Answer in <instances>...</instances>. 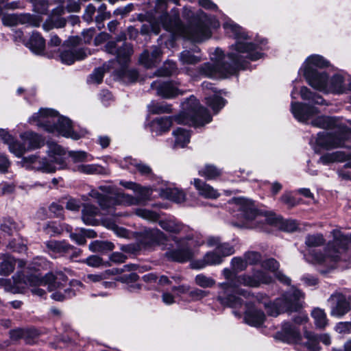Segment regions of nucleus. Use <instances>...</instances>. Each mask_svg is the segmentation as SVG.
<instances>
[{
    "label": "nucleus",
    "instance_id": "12",
    "mask_svg": "<svg viewBox=\"0 0 351 351\" xmlns=\"http://www.w3.org/2000/svg\"><path fill=\"white\" fill-rule=\"evenodd\" d=\"M184 111L174 117L180 124H189L195 127L202 126L211 121L212 117L208 110L200 106L197 99L191 96L183 103Z\"/></svg>",
    "mask_w": 351,
    "mask_h": 351
},
{
    "label": "nucleus",
    "instance_id": "55",
    "mask_svg": "<svg viewBox=\"0 0 351 351\" xmlns=\"http://www.w3.org/2000/svg\"><path fill=\"white\" fill-rule=\"evenodd\" d=\"M129 162L131 165L136 167V170L142 175H149L152 173L151 168L142 162H138L136 160L129 158Z\"/></svg>",
    "mask_w": 351,
    "mask_h": 351
},
{
    "label": "nucleus",
    "instance_id": "8",
    "mask_svg": "<svg viewBox=\"0 0 351 351\" xmlns=\"http://www.w3.org/2000/svg\"><path fill=\"white\" fill-rule=\"evenodd\" d=\"M257 302L263 303L269 315L277 317L283 313H291L299 311L302 308V301L304 299L300 291L291 289L276 298L273 302H267V295L258 293L252 295Z\"/></svg>",
    "mask_w": 351,
    "mask_h": 351
},
{
    "label": "nucleus",
    "instance_id": "41",
    "mask_svg": "<svg viewBox=\"0 0 351 351\" xmlns=\"http://www.w3.org/2000/svg\"><path fill=\"white\" fill-rule=\"evenodd\" d=\"M300 94L301 98L304 100H307L313 104H324V99L314 93H312L307 87L302 86L300 90Z\"/></svg>",
    "mask_w": 351,
    "mask_h": 351
},
{
    "label": "nucleus",
    "instance_id": "34",
    "mask_svg": "<svg viewBox=\"0 0 351 351\" xmlns=\"http://www.w3.org/2000/svg\"><path fill=\"white\" fill-rule=\"evenodd\" d=\"M27 46L33 53L41 54L45 49V42L40 34L34 32L27 43Z\"/></svg>",
    "mask_w": 351,
    "mask_h": 351
},
{
    "label": "nucleus",
    "instance_id": "3",
    "mask_svg": "<svg viewBox=\"0 0 351 351\" xmlns=\"http://www.w3.org/2000/svg\"><path fill=\"white\" fill-rule=\"evenodd\" d=\"M223 274L228 282L219 285V287L223 289V295L220 294L218 300L223 304L232 308L241 305V300L237 295H242L246 298L250 296V292L241 289V286L258 287L261 284H269L272 281L271 276L263 271H256L252 275L236 276L232 278V271L225 268L223 270Z\"/></svg>",
    "mask_w": 351,
    "mask_h": 351
},
{
    "label": "nucleus",
    "instance_id": "57",
    "mask_svg": "<svg viewBox=\"0 0 351 351\" xmlns=\"http://www.w3.org/2000/svg\"><path fill=\"white\" fill-rule=\"evenodd\" d=\"M231 265L234 271L238 272L245 269L247 267V262L245 259L239 257H234L232 259Z\"/></svg>",
    "mask_w": 351,
    "mask_h": 351
},
{
    "label": "nucleus",
    "instance_id": "39",
    "mask_svg": "<svg viewBox=\"0 0 351 351\" xmlns=\"http://www.w3.org/2000/svg\"><path fill=\"white\" fill-rule=\"evenodd\" d=\"M347 158V156L342 152L328 153L322 156L319 162L324 165H328L336 162H342Z\"/></svg>",
    "mask_w": 351,
    "mask_h": 351
},
{
    "label": "nucleus",
    "instance_id": "14",
    "mask_svg": "<svg viewBox=\"0 0 351 351\" xmlns=\"http://www.w3.org/2000/svg\"><path fill=\"white\" fill-rule=\"evenodd\" d=\"M329 62L319 55H311L308 56L302 67L300 69L311 86H313V83L316 84L326 74L325 72H319L317 69H322L328 66Z\"/></svg>",
    "mask_w": 351,
    "mask_h": 351
},
{
    "label": "nucleus",
    "instance_id": "54",
    "mask_svg": "<svg viewBox=\"0 0 351 351\" xmlns=\"http://www.w3.org/2000/svg\"><path fill=\"white\" fill-rule=\"evenodd\" d=\"M323 236L319 234L308 235L306 237L305 243L308 247H318L324 244Z\"/></svg>",
    "mask_w": 351,
    "mask_h": 351
},
{
    "label": "nucleus",
    "instance_id": "6",
    "mask_svg": "<svg viewBox=\"0 0 351 351\" xmlns=\"http://www.w3.org/2000/svg\"><path fill=\"white\" fill-rule=\"evenodd\" d=\"M29 121L48 132L57 133L74 140L82 138L86 134L85 130H81L80 132H74L71 120L67 117L60 116L57 111L51 108H40L37 113L34 114L29 119Z\"/></svg>",
    "mask_w": 351,
    "mask_h": 351
},
{
    "label": "nucleus",
    "instance_id": "26",
    "mask_svg": "<svg viewBox=\"0 0 351 351\" xmlns=\"http://www.w3.org/2000/svg\"><path fill=\"white\" fill-rule=\"evenodd\" d=\"M20 138L25 144L27 152L38 149L44 145L42 137L33 132H23L20 134Z\"/></svg>",
    "mask_w": 351,
    "mask_h": 351
},
{
    "label": "nucleus",
    "instance_id": "56",
    "mask_svg": "<svg viewBox=\"0 0 351 351\" xmlns=\"http://www.w3.org/2000/svg\"><path fill=\"white\" fill-rule=\"evenodd\" d=\"M104 68H97L94 70L93 73L90 75L88 82L91 84H98L102 82L104 75Z\"/></svg>",
    "mask_w": 351,
    "mask_h": 351
},
{
    "label": "nucleus",
    "instance_id": "46",
    "mask_svg": "<svg viewBox=\"0 0 351 351\" xmlns=\"http://www.w3.org/2000/svg\"><path fill=\"white\" fill-rule=\"evenodd\" d=\"M311 315L317 328H323L328 324L326 315L324 310L317 308L313 310Z\"/></svg>",
    "mask_w": 351,
    "mask_h": 351
},
{
    "label": "nucleus",
    "instance_id": "59",
    "mask_svg": "<svg viewBox=\"0 0 351 351\" xmlns=\"http://www.w3.org/2000/svg\"><path fill=\"white\" fill-rule=\"evenodd\" d=\"M36 160V154L31 155L27 157H23L18 164L27 169H33V165Z\"/></svg>",
    "mask_w": 351,
    "mask_h": 351
},
{
    "label": "nucleus",
    "instance_id": "18",
    "mask_svg": "<svg viewBox=\"0 0 351 351\" xmlns=\"http://www.w3.org/2000/svg\"><path fill=\"white\" fill-rule=\"evenodd\" d=\"M291 110L293 117L298 121L304 123H306L313 115L318 113L317 108L300 102L292 101L291 104Z\"/></svg>",
    "mask_w": 351,
    "mask_h": 351
},
{
    "label": "nucleus",
    "instance_id": "45",
    "mask_svg": "<svg viewBox=\"0 0 351 351\" xmlns=\"http://www.w3.org/2000/svg\"><path fill=\"white\" fill-rule=\"evenodd\" d=\"M74 171H77L86 174L101 173L103 169L101 167L96 165H77L73 168Z\"/></svg>",
    "mask_w": 351,
    "mask_h": 351
},
{
    "label": "nucleus",
    "instance_id": "28",
    "mask_svg": "<svg viewBox=\"0 0 351 351\" xmlns=\"http://www.w3.org/2000/svg\"><path fill=\"white\" fill-rule=\"evenodd\" d=\"M156 190H158L160 195L163 198L170 199L178 204L185 201L186 196L184 193L176 188L160 187L156 189Z\"/></svg>",
    "mask_w": 351,
    "mask_h": 351
},
{
    "label": "nucleus",
    "instance_id": "47",
    "mask_svg": "<svg viewBox=\"0 0 351 351\" xmlns=\"http://www.w3.org/2000/svg\"><path fill=\"white\" fill-rule=\"evenodd\" d=\"M148 110L152 114L169 113L171 111V106L166 103L151 102L148 106Z\"/></svg>",
    "mask_w": 351,
    "mask_h": 351
},
{
    "label": "nucleus",
    "instance_id": "43",
    "mask_svg": "<svg viewBox=\"0 0 351 351\" xmlns=\"http://www.w3.org/2000/svg\"><path fill=\"white\" fill-rule=\"evenodd\" d=\"M32 5V11L41 15L47 14L51 2L49 0H27Z\"/></svg>",
    "mask_w": 351,
    "mask_h": 351
},
{
    "label": "nucleus",
    "instance_id": "49",
    "mask_svg": "<svg viewBox=\"0 0 351 351\" xmlns=\"http://www.w3.org/2000/svg\"><path fill=\"white\" fill-rule=\"evenodd\" d=\"M195 284L204 289L213 287L216 282L215 280L209 276H206L204 274H199L195 278Z\"/></svg>",
    "mask_w": 351,
    "mask_h": 351
},
{
    "label": "nucleus",
    "instance_id": "10",
    "mask_svg": "<svg viewBox=\"0 0 351 351\" xmlns=\"http://www.w3.org/2000/svg\"><path fill=\"white\" fill-rule=\"evenodd\" d=\"M281 335L282 340L288 343L303 344L308 351L319 350V341L325 345L330 344V337L328 335H321L318 339L311 332H305L302 338L298 329L290 323H284L282 326Z\"/></svg>",
    "mask_w": 351,
    "mask_h": 351
},
{
    "label": "nucleus",
    "instance_id": "15",
    "mask_svg": "<svg viewBox=\"0 0 351 351\" xmlns=\"http://www.w3.org/2000/svg\"><path fill=\"white\" fill-rule=\"evenodd\" d=\"M195 241L191 239H184L178 242V248L166 252V256L177 262L189 261L195 253Z\"/></svg>",
    "mask_w": 351,
    "mask_h": 351
},
{
    "label": "nucleus",
    "instance_id": "22",
    "mask_svg": "<svg viewBox=\"0 0 351 351\" xmlns=\"http://www.w3.org/2000/svg\"><path fill=\"white\" fill-rule=\"evenodd\" d=\"M166 241V235L160 230L148 229L144 230L141 243L145 247H151L155 244H164Z\"/></svg>",
    "mask_w": 351,
    "mask_h": 351
},
{
    "label": "nucleus",
    "instance_id": "20",
    "mask_svg": "<svg viewBox=\"0 0 351 351\" xmlns=\"http://www.w3.org/2000/svg\"><path fill=\"white\" fill-rule=\"evenodd\" d=\"M90 54V51L82 49L71 47L62 50L60 53V61L65 64H72L75 61H79L84 59L88 55Z\"/></svg>",
    "mask_w": 351,
    "mask_h": 351
},
{
    "label": "nucleus",
    "instance_id": "53",
    "mask_svg": "<svg viewBox=\"0 0 351 351\" xmlns=\"http://www.w3.org/2000/svg\"><path fill=\"white\" fill-rule=\"evenodd\" d=\"M69 156L71 158L74 163H79L86 161H90L93 159L87 153L82 151L70 152Z\"/></svg>",
    "mask_w": 351,
    "mask_h": 351
},
{
    "label": "nucleus",
    "instance_id": "48",
    "mask_svg": "<svg viewBox=\"0 0 351 351\" xmlns=\"http://www.w3.org/2000/svg\"><path fill=\"white\" fill-rule=\"evenodd\" d=\"M134 213L139 217L151 222L156 221L159 219L158 213L148 209L136 208Z\"/></svg>",
    "mask_w": 351,
    "mask_h": 351
},
{
    "label": "nucleus",
    "instance_id": "11",
    "mask_svg": "<svg viewBox=\"0 0 351 351\" xmlns=\"http://www.w3.org/2000/svg\"><path fill=\"white\" fill-rule=\"evenodd\" d=\"M47 158L36 155L33 169L44 173H54L67 168L65 150L55 143H47Z\"/></svg>",
    "mask_w": 351,
    "mask_h": 351
},
{
    "label": "nucleus",
    "instance_id": "60",
    "mask_svg": "<svg viewBox=\"0 0 351 351\" xmlns=\"http://www.w3.org/2000/svg\"><path fill=\"white\" fill-rule=\"evenodd\" d=\"M280 228L287 232H293L297 228V223L294 220L287 219L283 220L282 218V222H280Z\"/></svg>",
    "mask_w": 351,
    "mask_h": 351
},
{
    "label": "nucleus",
    "instance_id": "27",
    "mask_svg": "<svg viewBox=\"0 0 351 351\" xmlns=\"http://www.w3.org/2000/svg\"><path fill=\"white\" fill-rule=\"evenodd\" d=\"M193 184L198 193L205 198L216 199L219 196L216 189L198 178H195Z\"/></svg>",
    "mask_w": 351,
    "mask_h": 351
},
{
    "label": "nucleus",
    "instance_id": "9",
    "mask_svg": "<svg viewBox=\"0 0 351 351\" xmlns=\"http://www.w3.org/2000/svg\"><path fill=\"white\" fill-rule=\"evenodd\" d=\"M150 187H144L139 186L138 189L136 191V197H133L125 193H119L112 199L101 194L98 191L93 189L91 190L88 195L91 197L97 199L102 209H109L114 205H124V206H133L145 204V203L150 199L153 190H156Z\"/></svg>",
    "mask_w": 351,
    "mask_h": 351
},
{
    "label": "nucleus",
    "instance_id": "16",
    "mask_svg": "<svg viewBox=\"0 0 351 351\" xmlns=\"http://www.w3.org/2000/svg\"><path fill=\"white\" fill-rule=\"evenodd\" d=\"M2 23L5 26H16L25 25L30 27H38L43 21L42 16L30 13L8 14L1 18Z\"/></svg>",
    "mask_w": 351,
    "mask_h": 351
},
{
    "label": "nucleus",
    "instance_id": "38",
    "mask_svg": "<svg viewBox=\"0 0 351 351\" xmlns=\"http://www.w3.org/2000/svg\"><path fill=\"white\" fill-rule=\"evenodd\" d=\"M16 261L10 255H3L0 263V274L3 276H8L14 269Z\"/></svg>",
    "mask_w": 351,
    "mask_h": 351
},
{
    "label": "nucleus",
    "instance_id": "58",
    "mask_svg": "<svg viewBox=\"0 0 351 351\" xmlns=\"http://www.w3.org/2000/svg\"><path fill=\"white\" fill-rule=\"evenodd\" d=\"M176 64L173 61H167L165 63L162 69L159 71L160 75L168 76L176 72Z\"/></svg>",
    "mask_w": 351,
    "mask_h": 351
},
{
    "label": "nucleus",
    "instance_id": "17",
    "mask_svg": "<svg viewBox=\"0 0 351 351\" xmlns=\"http://www.w3.org/2000/svg\"><path fill=\"white\" fill-rule=\"evenodd\" d=\"M331 304V315L341 317L351 308V296L346 298L342 294L332 295L328 300Z\"/></svg>",
    "mask_w": 351,
    "mask_h": 351
},
{
    "label": "nucleus",
    "instance_id": "4",
    "mask_svg": "<svg viewBox=\"0 0 351 351\" xmlns=\"http://www.w3.org/2000/svg\"><path fill=\"white\" fill-rule=\"evenodd\" d=\"M162 26L167 31L193 42H202L211 36L210 28L219 26L215 17H209L204 13L199 16V19L187 26L182 25L179 14L174 12L172 14H163L160 18Z\"/></svg>",
    "mask_w": 351,
    "mask_h": 351
},
{
    "label": "nucleus",
    "instance_id": "35",
    "mask_svg": "<svg viewBox=\"0 0 351 351\" xmlns=\"http://www.w3.org/2000/svg\"><path fill=\"white\" fill-rule=\"evenodd\" d=\"M175 138L174 148L184 147L190 141L191 134L189 130L179 128L173 132Z\"/></svg>",
    "mask_w": 351,
    "mask_h": 351
},
{
    "label": "nucleus",
    "instance_id": "40",
    "mask_svg": "<svg viewBox=\"0 0 351 351\" xmlns=\"http://www.w3.org/2000/svg\"><path fill=\"white\" fill-rule=\"evenodd\" d=\"M23 227L21 221H15L11 218H5L1 224V229L8 234H12Z\"/></svg>",
    "mask_w": 351,
    "mask_h": 351
},
{
    "label": "nucleus",
    "instance_id": "64",
    "mask_svg": "<svg viewBox=\"0 0 351 351\" xmlns=\"http://www.w3.org/2000/svg\"><path fill=\"white\" fill-rule=\"evenodd\" d=\"M335 330L339 333H350L351 323L350 322H339L335 327Z\"/></svg>",
    "mask_w": 351,
    "mask_h": 351
},
{
    "label": "nucleus",
    "instance_id": "36",
    "mask_svg": "<svg viewBox=\"0 0 351 351\" xmlns=\"http://www.w3.org/2000/svg\"><path fill=\"white\" fill-rule=\"evenodd\" d=\"M158 223L163 230L171 233H179L184 228V225L174 218L160 220Z\"/></svg>",
    "mask_w": 351,
    "mask_h": 351
},
{
    "label": "nucleus",
    "instance_id": "30",
    "mask_svg": "<svg viewBox=\"0 0 351 351\" xmlns=\"http://www.w3.org/2000/svg\"><path fill=\"white\" fill-rule=\"evenodd\" d=\"M161 53L160 49L158 47H154L151 54H149L148 51H144L139 58V62L146 68L152 67L158 61Z\"/></svg>",
    "mask_w": 351,
    "mask_h": 351
},
{
    "label": "nucleus",
    "instance_id": "5",
    "mask_svg": "<svg viewBox=\"0 0 351 351\" xmlns=\"http://www.w3.org/2000/svg\"><path fill=\"white\" fill-rule=\"evenodd\" d=\"M311 124L316 128L335 130L333 133L322 132L317 134L315 143L311 141L315 152H319L321 149H331L341 147L351 136V130L335 117H317L311 121Z\"/></svg>",
    "mask_w": 351,
    "mask_h": 351
},
{
    "label": "nucleus",
    "instance_id": "2",
    "mask_svg": "<svg viewBox=\"0 0 351 351\" xmlns=\"http://www.w3.org/2000/svg\"><path fill=\"white\" fill-rule=\"evenodd\" d=\"M13 282L10 279H0V287L5 291L12 293H23L27 289H31L34 295L43 296L45 291L37 288L40 285H47L50 291L58 290L51 295V298L57 301H62L70 298L76 294L77 291L84 287L83 284L76 280L70 282L69 287L62 291V287L67 282V277L62 271H55L46 274L44 277L38 275L25 274L17 272L13 277Z\"/></svg>",
    "mask_w": 351,
    "mask_h": 351
},
{
    "label": "nucleus",
    "instance_id": "25",
    "mask_svg": "<svg viewBox=\"0 0 351 351\" xmlns=\"http://www.w3.org/2000/svg\"><path fill=\"white\" fill-rule=\"evenodd\" d=\"M64 10L63 6H58L52 10L51 13L49 18L45 21L43 27L45 31H49L54 27L60 28L65 25V21L59 18L54 21L56 16H61L64 14Z\"/></svg>",
    "mask_w": 351,
    "mask_h": 351
},
{
    "label": "nucleus",
    "instance_id": "50",
    "mask_svg": "<svg viewBox=\"0 0 351 351\" xmlns=\"http://www.w3.org/2000/svg\"><path fill=\"white\" fill-rule=\"evenodd\" d=\"M8 147L10 152L18 158H21L27 152L24 142L23 141V143H19L15 141V139L13 140L12 143L8 146Z\"/></svg>",
    "mask_w": 351,
    "mask_h": 351
},
{
    "label": "nucleus",
    "instance_id": "63",
    "mask_svg": "<svg viewBox=\"0 0 351 351\" xmlns=\"http://www.w3.org/2000/svg\"><path fill=\"white\" fill-rule=\"evenodd\" d=\"M280 200L289 208L293 207L297 204L296 200L290 193L283 194L280 197Z\"/></svg>",
    "mask_w": 351,
    "mask_h": 351
},
{
    "label": "nucleus",
    "instance_id": "44",
    "mask_svg": "<svg viewBox=\"0 0 351 351\" xmlns=\"http://www.w3.org/2000/svg\"><path fill=\"white\" fill-rule=\"evenodd\" d=\"M119 273V271L117 269H108L99 274H88V275H87L86 277L85 281L86 282H99L103 280L108 278V277L111 275H116Z\"/></svg>",
    "mask_w": 351,
    "mask_h": 351
},
{
    "label": "nucleus",
    "instance_id": "21",
    "mask_svg": "<svg viewBox=\"0 0 351 351\" xmlns=\"http://www.w3.org/2000/svg\"><path fill=\"white\" fill-rule=\"evenodd\" d=\"M47 252L53 258H58L70 253L73 246L64 241L51 240L45 243Z\"/></svg>",
    "mask_w": 351,
    "mask_h": 351
},
{
    "label": "nucleus",
    "instance_id": "33",
    "mask_svg": "<svg viewBox=\"0 0 351 351\" xmlns=\"http://www.w3.org/2000/svg\"><path fill=\"white\" fill-rule=\"evenodd\" d=\"M99 213L97 207L86 204L82 211V219L85 224L93 226L96 223L95 217L99 215Z\"/></svg>",
    "mask_w": 351,
    "mask_h": 351
},
{
    "label": "nucleus",
    "instance_id": "24",
    "mask_svg": "<svg viewBox=\"0 0 351 351\" xmlns=\"http://www.w3.org/2000/svg\"><path fill=\"white\" fill-rule=\"evenodd\" d=\"M244 319L248 325L258 327L264 323L265 315L262 311L256 309L250 304H247Z\"/></svg>",
    "mask_w": 351,
    "mask_h": 351
},
{
    "label": "nucleus",
    "instance_id": "62",
    "mask_svg": "<svg viewBox=\"0 0 351 351\" xmlns=\"http://www.w3.org/2000/svg\"><path fill=\"white\" fill-rule=\"evenodd\" d=\"M262 267L271 271H276L279 267V263L274 258L267 259L262 263Z\"/></svg>",
    "mask_w": 351,
    "mask_h": 351
},
{
    "label": "nucleus",
    "instance_id": "51",
    "mask_svg": "<svg viewBox=\"0 0 351 351\" xmlns=\"http://www.w3.org/2000/svg\"><path fill=\"white\" fill-rule=\"evenodd\" d=\"M206 103L216 112L225 106V100L222 97L216 95L206 98Z\"/></svg>",
    "mask_w": 351,
    "mask_h": 351
},
{
    "label": "nucleus",
    "instance_id": "37",
    "mask_svg": "<svg viewBox=\"0 0 351 351\" xmlns=\"http://www.w3.org/2000/svg\"><path fill=\"white\" fill-rule=\"evenodd\" d=\"M221 256L215 249L213 252H208L206 254V255L204 257L203 263H200L199 265H195L194 264L193 267L195 269H202L206 265H219L221 263Z\"/></svg>",
    "mask_w": 351,
    "mask_h": 351
},
{
    "label": "nucleus",
    "instance_id": "13",
    "mask_svg": "<svg viewBox=\"0 0 351 351\" xmlns=\"http://www.w3.org/2000/svg\"><path fill=\"white\" fill-rule=\"evenodd\" d=\"M350 79L348 75L339 72L328 77L326 73L316 84L313 83V88L324 93L340 95L349 89Z\"/></svg>",
    "mask_w": 351,
    "mask_h": 351
},
{
    "label": "nucleus",
    "instance_id": "29",
    "mask_svg": "<svg viewBox=\"0 0 351 351\" xmlns=\"http://www.w3.org/2000/svg\"><path fill=\"white\" fill-rule=\"evenodd\" d=\"M180 62L183 65L195 64L202 60L199 49L194 47L189 50H184L180 53Z\"/></svg>",
    "mask_w": 351,
    "mask_h": 351
},
{
    "label": "nucleus",
    "instance_id": "7",
    "mask_svg": "<svg viewBox=\"0 0 351 351\" xmlns=\"http://www.w3.org/2000/svg\"><path fill=\"white\" fill-rule=\"evenodd\" d=\"M235 208L239 212V215L247 228H258L259 223L265 221L267 223L279 226L282 217L271 211L258 210L253 201L245 197H237L231 200Z\"/></svg>",
    "mask_w": 351,
    "mask_h": 351
},
{
    "label": "nucleus",
    "instance_id": "42",
    "mask_svg": "<svg viewBox=\"0 0 351 351\" xmlns=\"http://www.w3.org/2000/svg\"><path fill=\"white\" fill-rule=\"evenodd\" d=\"M199 174L208 180H213L220 176L221 170L212 165H206L199 169Z\"/></svg>",
    "mask_w": 351,
    "mask_h": 351
},
{
    "label": "nucleus",
    "instance_id": "23",
    "mask_svg": "<svg viewBox=\"0 0 351 351\" xmlns=\"http://www.w3.org/2000/svg\"><path fill=\"white\" fill-rule=\"evenodd\" d=\"M106 51L109 53L117 54V60L120 63L126 62L133 53V49L130 45L124 44L122 47L117 49L115 42L108 43L106 45Z\"/></svg>",
    "mask_w": 351,
    "mask_h": 351
},
{
    "label": "nucleus",
    "instance_id": "52",
    "mask_svg": "<svg viewBox=\"0 0 351 351\" xmlns=\"http://www.w3.org/2000/svg\"><path fill=\"white\" fill-rule=\"evenodd\" d=\"M113 244L108 241H95L90 243L89 249L92 252H102L104 250H112Z\"/></svg>",
    "mask_w": 351,
    "mask_h": 351
},
{
    "label": "nucleus",
    "instance_id": "31",
    "mask_svg": "<svg viewBox=\"0 0 351 351\" xmlns=\"http://www.w3.org/2000/svg\"><path fill=\"white\" fill-rule=\"evenodd\" d=\"M207 244L210 247H215L217 251L223 258L224 256H230L234 252V247L230 244L224 243H221L218 237H210L207 240Z\"/></svg>",
    "mask_w": 351,
    "mask_h": 351
},
{
    "label": "nucleus",
    "instance_id": "19",
    "mask_svg": "<svg viewBox=\"0 0 351 351\" xmlns=\"http://www.w3.org/2000/svg\"><path fill=\"white\" fill-rule=\"evenodd\" d=\"M151 88L156 90L158 95L166 99L173 98L182 94V92L178 89L177 84L173 82H160L156 81L152 83Z\"/></svg>",
    "mask_w": 351,
    "mask_h": 351
},
{
    "label": "nucleus",
    "instance_id": "61",
    "mask_svg": "<svg viewBox=\"0 0 351 351\" xmlns=\"http://www.w3.org/2000/svg\"><path fill=\"white\" fill-rule=\"evenodd\" d=\"M209 292L199 289H194L189 292V296L192 300H199L208 295Z\"/></svg>",
    "mask_w": 351,
    "mask_h": 351
},
{
    "label": "nucleus",
    "instance_id": "32",
    "mask_svg": "<svg viewBox=\"0 0 351 351\" xmlns=\"http://www.w3.org/2000/svg\"><path fill=\"white\" fill-rule=\"evenodd\" d=\"M172 125V119L170 117H160L152 121L151 130L156 135H160L169 130Z\"/></svg>",
    "mask_w": 351,
    "mask_h": 351
},
{
    "label": "nucleus",
    "instance_id": "1",
    "mask_svg": "<svg viewBox=\"0 0 351 351\" xmlns=\"http://www.w3.org/2000/svg\"><path fill=\"white\" fill-rule=\"evenodd\" d=\"M223 28L228 36L235 39V43L230 46L227 56L219 48L210 53L212 63H205L199 70L205 76L226 77L240 69H246L250 61L257 60L263 56L261 52L263 48L253 43L245 29L232 19L226 18Z\"/></svg>",
    "mask_w": 351,
    "mask_h": 351
}]
</instances>
